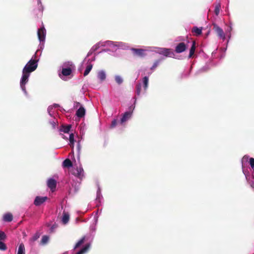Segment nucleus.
<instances>
[{"mask_svg":"<svg viewBox=\"0 0 254 254\" xmlns=\"http://www.w3.org/2000/svg\"><path fill=\"white\" fill-rule=\"evenodd\" d=\"M37 66V61L36 60L31 59L25 65L23 70L30 73L36 70Z\"/></svg>","mask_w":254,"mask_h":254,"instance_id":"f257e3e1","label":"nucleus"},{"mask_svg":"<svg viewBox=\"0 0 254 254\" xmlns=\"http://www.w3.org/2000/svg\"><path fill=\"white\" fill-rule=\"evenodd\" d=\"M30 74V73L28 72L22 70V76L20 80V87L22 91H24L25 93H27L25 84L28 81V78L29 77Z\"/></svg>","mask_w":254,"mask_h":254,"instance_id":"f03ea898","label":"nucleus"},{"mask_svg":"<svg viewBox=\"0 0 254 254\" xmlns=\"http://www.w3.org/2000/svg\"><path fill=\"white\" fill-rule=\"evenodd\" d=\"M189 41H187V43L185 42L179 43L175 47V51L177 53H181L185 52L188 47Z\"/></svg>","mask_w":254,"mask_h":254,"instance_id":"7ed1b4c3","label":"nucleus"},{"mask_svg":"<svg viewBox=\"0 0 254 254\" xmlns=\"http://www.w3.org/2000/svg\"><path fill=\"white\" fill-rule=\"evenodd\" d=\"M134 56L143 58L146 56V50L142 49L132 48L131 49Z\"/></svg>","mask_w":254,"mask_h":254,"instance_id":"20e7f679","label":"nucleus"},{"mask_svg":"<svg viewBox=\"0 0 254 254\" xmlns=\"http://www.w3.org/2000/svg\"><path fill=\"white\" fill-rule=\"evenodd\" d=\"M213 29L216 32L218 36L223 39H225V36L223 29L218 26L216 24H213Z\"/></svg>","mask_w":254,"mask_h":254,"instance_id":"39448f33","label":"nucleus"},{"mask_svg":"<svg viewBox=\"0 0 254 254\" xmlns=\"http://www.w3.org/2000/svg\"><path fill=\"white\" fill-rule=\"evenodd\" d=\"M48 199L47 196H36L34 201V204L36 206H40Z\"/></svg>","mask_w":254,"mask_h":254,"instance_id":"423d86ee","label":"nucleus"},{"mask_svg":"<svg viewBox=\"0 0 254 254\" xmlns=\"http://www.w3.org/2000/svg\"><path fill=\"white\" fill-rule=\"evenodd\" d=\"M37 34L38 39L40 42L45 41L46 36V30L44 27L40 28L38 30Z\"/></svg>","mask_w":254,"mask_h":254,"instance_id":"0eeeda50","label":"nucleus"},{"mask_svg":"<svg viewBox=\"0 0 254 254\" xmlns=\"http://www.w3.org/2000/svg\"><path fill=\"white\" fill-rule=\"evenodd\" d=\"M72 174L79 179H82L83 177V169L82 167H77V168L73 171Z\"/></svg>","mask_w":254,"mask_h":254,"instance_id":"6e6552de","label":"nucleus"},{"mask_svg":"<svg viewBox=\"0 0 254 254\" xmlns=\"http://www.w3.org/2000/svg\"><path fill=\"white\" fill-rule=\"evenodd\" d=\"M160 54L169 57H173L174 56V53L170 49H162L160 51Z\"/></svg>","mask_w":254,"mask_h":254,"instance_id":"1a4fd4ad","label":"nucleus"},{"mask_svg":"<svg viewBox=\"0 0 254 254\" xmlns=\"http://www.w3.org/2000/svg\"><path fill=\"white\" fill-rule=\"evenodd\" d=\"M47 185L51 190L54 191L57 186V182L53 179H50L48 181Z\"/></svg>","mask_w":254,"mask_h":254,"instance_id":"9d476101","label":"nucleus"},{"mask_svg":"<svg viewBox=\"0 0 254 254\" xmlns=\"http://www.w3.org/2000/svg\"><path fill=\"white\" fill-rule=\"evenodd\" d=\"M85 114V110L83 107H80L76 111V115L79 118H82Z\"/></svg>","mask_w":254,"mask_h":254,"instance_id":"9b49d317","label":"nucleus"},{"mask_svg":"<svg viewBox=\"0 0 254 254\" xmlns=\"http://www.w3.org/2000/svg\"><path fill=\"white\" fill-rule=\"evenodd\" d=\"M202 28H198L196 26L193 27L191 29V32L194 33L195 36H199L202 33Z\"/></svg>","mask_w":254,"mask_h":254,"instance_id":"f8f14e48","label":"nucleus"},{"mask_svg":"<svg viewBox=\"0 0 254 254\" xmlns=\"http://www.w3.org/2000/svg\"><path fill=\"white\" fill-rule=\"evenodd\" d=\"M196 45L195 42L194 41H193L192 42L191 46L190 49V54H189V58H191L192 57V56L194 54L195 48H196V45Z\"/></svg>","mask_w":254,"mask_h":254,"instance_id":"ddd939ff","label":"nucleus"},{"mask_svg":"<svg viewBox=\"0 0 254 254\" xmlns=\"http://www.w3.org/2000/svg\"><path fill=\"white\" fill-rule=\"evenodd\" d=\"M131 116V113L129 112H126L123 115L121 119V124H123L127 121Z\"/></svg>","mask_w":254,"mask_h":254,"instance_id":"4468645a","label":"nucleus"},{"mask_svg":"<svg viewBox=\"0 0 254 254\" xmlns=\"http://www.w3.org/2000/svg\"><path fill=\"white\" fill-rule=\"evenodd\" d=\"M13 219V215L10 213H7L3 216V220L5 222H11Z\"/></svg>","mask_w":254,"mask_h":254,"instance_id":"2eb2a0df","label":"nucleus"},{"mask_svg":"<svg viewBox=\"0 0 254 254\" xmlns=\"http://www.w3.org/2000/svg\"><path fill=\"white\" fill-rule=\"evenodd\" d=\"M72 70L71 68L67 67V68H63L62 70V73L64 76H68L70 75L71 74Z\"/></svg>","mask_w":254,"mask_h":254,"instance_id":"dca6fc26","label":"nucleus"},{"mask_svg":"<svg viewBox=\"0 0 254 254\" xmlns=\"http://www.w3.org/2000/svg\"><path fill=\"white\" fill-rule=\"evenodd\" d=\"M71 127V126L70 125L67 126H62L61 128L60 129V131L64 133H69Z\"/></svg>","mask_w":254,"mask_h":254,"instance_id":"f3484780","label":"nucleus"},{"mask_svg":"<svg viewBox=\"0 0 254 254\" xmlns=\"http://www.w3.org/2000/svg\"><path fill=\"white\" fill-rule=\"evenodd\" d=\"M90 247V244H86L82 249H81L79 252L76 253L75 254H84L89 250Z\"/></svg>","mask_w":254,"mask_h":254,"instance_id":"a211bd4d","label":"nucleus"},{"mask_svg":"<svg viewBox=\"0 0 254 254\" xmlns=\"http://www.w3.org/2000/svg\"><path fill=\"white\" fill-rule=\"evenodd\" d=\"M72 166V163L69 159H66L63 162V166L64 167L69 168Z\"/></svg>","mask_w":254,"mask_h":254,"instance_id":"6ab92c4d","label":"nucleus"},{"mask_svg":"<svg viewBox=\"0 0 254 254\" xmlns=\"http://www.w3.org/2000/svg\"><path fill=\"white\" fill-rule=\"evenodd\" d=\"M98 78L100 80V81L102 82L105 80L106 76L105 72L104 71H100L98 73Z\"/></svg>","mask_w":254,"mask_h":254,"instance_id":"aec40b11","label":"nucleus"},{"mask_svg":"<svg viewBox=\"0 0 254 254\" xmlns=\"http://www.w3.org/2000/svg\"><path fill=\"white\" fill-rule=\"evenodd\" d=\"M69 220V215L68 214L66 213H64L63 218H62V222L64 224H66L68 223Z\"/></svg>","mask_w":254,"mask_h":254,"instance_id":"412c9836","label":"nucleus"},{"mask_svg":"<svg viewBox=\"0 0 254 254\" xmlns=\"http://www.w3.org/2000/svg\"><path fill=\"white\" fill-rule=\"evenodd\" d=\"M92 67H93L92 64H91L90 63L86 67V69L83 73V75L84 76H86V75H87L89 74V73L90 72V71H91V70L92 69Z\"/></svg>","mask_w":254,"mask_h":254,"instance_id":"4be33fe9","label":"nucleus"},{"mask_svg":"<svg viewBox=\"0 0 254 254\" xmlns=\"http://www.w3.org/2000/svg\"><path fill=\"white\" fill-rule=\"evenodd\" d=\"M221 8V4L220 2H217L215 4L214 13L216 15H218L220 13V9Z\"/></svg>","mask_w":254,"mask_h":254,"instance_id":"5701e85b","label":"nucleus"},{"mask_svg":"<svg viewBox=\"0 0 254 254\" xmlns=\"http://www.w3.org/2000/svg\"><path fill=\"white\" fill-rule=\"evenodd\" d=\"M17 254H25V247L23 243L19 245Z\"/></svg>","mask_w":254,"mask_h":254,"instance_id":"b1692460","label":"nucleus"},{"mask_svg":"<svg viewBox=\"0 0 254 254\" xmlns=\"http://www.w3.org/2000/svg\"><path fill=\"white\" fill-rule=\"evenodd\" d=\"M49 240V237L47 235H44L42 237L40 244L42 245H46L48 242Z\"/></svg>","mask_w":254,"mask_h":254,"instance_id":"393cba45","label":"nucleus"},{"mask_svg":"<svg viewBox=\"0 0 254 254\" xmlns=\"http://www.w3.org/2000/svg\"><path fill=\"white\" fill-rule=\"evenodd\" d=\"M85 240V236L83 237L75 245L74 249H77L84 243Z\"/></svg>","mask_w":254,"mask_h":254,"instance_id":"a878e982","label":"nucleus"},{"mask_svg":"<svg viewBox=\"0 0 254 254\" xmlns=\"http://www.w3.org/2000/svg\"><path fill=\"white\" fill-rule=\"evenodd\" d=\"M69 140L70 142V143H69L70 146L73 148L74 139V135L72 133H71L69 134Z\"/></svg>","mask_w":254,"mask_h":254,"instance_id":"bb28decb","label":"nucleus"},{"mask_svg":"<svg viewBox=\"0 0 254 254\" xmlns=\"http://www.w3.org/2000/svg\"><path fill=\"white\" fill-rule=\"evenodd\" d=\"M148 77L147 76H145L143 78V82L144 85V89L145 90H146L148 87Z\"/></svg>","mask_w":254,"mask_h":254,"instance_id":"cd10ccee","label":"nucleus"},{"mask_svg":"<svg viewBox=\"0 0 254 254\" xmlns=\"http://www.w3.org/2000/svg\"><path fill=\"white\" fill-rule=\"evenodd\" d=\"M141 84L140 83H138L136 84V94L137 95L139 96L141 93Z\"/></svg>","mask_w":254,"mask_h":254,"instance_id":"c85d7f7f","label":"nucleus"},{"mask_svg":"<svg viewBox=\"0 0 254 254\" xmlns=\"http://www.w3.org/2000/svg\"><path fill=\"white\" fill-rule=\"evenodd\" d=\"M7 238L6 234L2 231H0V241H5Z\"/></svg>","mask_w":254,"mask_h":254,"instance_id":"c756f323","label":"nucleus"},{"mask_svg":"<svg viewBox=\"0 0 254 254\" xmlns=\"http://www.w3.org/2000/svg\"><path fill=\"white\" fill-rule=\"evenodd\" d=\"M40 236V233L39 232H37L34 236L31 238V241L32 242H35L37 240H38Z\"/></svg>","mask_w":254,"mask_h":254,"instance_id":"7c9ffc66","label":"nucleus"},{"mask_svg":"<svg viewBox=\"0 0 254 254\" xmlns=\"http://www.w3.org/2000/svg\"><path fill=\"white\" fill-rule=\"evenodd\" d=\"M3 241H0V250L5 251L7 250V248L6 245L3 242Z\"/></svg>","mask_w":254,"mask_h":254,"instance_id":"2f4dec72","label":"nucleus"},{"mask_svg":"<svg viewBox=\"0 0 254 254\" xmlns=\"http://www.w3.org/2000/svg\"><path fill=\"white\" fill-rule=\"evenodd\" d=\"M160 62V60H159L156 61L154 63L152 66L151 67L150 69L151 70L154 69L159 65Z\"/></svg>","mask_w":254,"mask_h":254,"instance_id":"473e14b6","label":"nucleus"},{"mask_svg":"<svg viewBox=\"0 0 254 254\" xmlns=\"http://www.w3.org/2000/svg\"><path fill=\"white\" fill-rule=\"evenodd\" d=\"M116 82L119 84H121L123 82L122 78L119 76H116L115 77Z\"/></svg>","mask_w":254,"mask_h":254,"instance_id":"72a5a7b5","label":"nucleus"},{"mask_svg":"<svg viewBox=\"0 0 254 254\" xmlns=\"http://www.w3.org/2000/svg\"><path fill=\"white\" fill-rule=\"evenodd\" d=\"M117 125V121L116 120L114 119L112 121L111 124V127L114 128Z\"/></svg>","mask_w":254,"mask_h":254,"instance_id":"f704fd0d","label":"nucleus"},{"mask_svg":"<svg viewBox=\"0 0 254 254\" xmlns=\"http://www.w3.org/2000/svg\"><path fill=\"white\" fill-rule=\"evenodd\" d=\"M250 164L252 168H254V158H251L250 159Z\"/></svg>","mask_w":254,"mask_h":254,"instance_id":"c9c22d12","label":"nucleus"},{"mask_svg":"<svg viewBox=\"0 0 254 254\" xmlns=\"http://www.w3.org/2000/svg\"><path fill=\"white\" fill-rule=\"evenodd\" d=\"M57 225H53L51 228V232H54V230L57 228Z\"/></svg>","mask_w":254,"mask_h":254,"instance_id":"e433bc0d","label":"nucleus"},{"mask_svg":"<svg viewBox=\"0 0 254 254\" xmlns=\"http://www.w3.org/2000/svg\"><path fill=\"white\" fill-rule=\"evenodd\" d=\"M97 48H98V46H97V45H95V46H94V47H93V48H94V50H97Z\"/></svg>","mask_w":254,"mask_h":254,"instance_id":"4c0bfd02","label":"nucleus"}]
</instances>
